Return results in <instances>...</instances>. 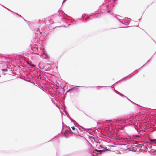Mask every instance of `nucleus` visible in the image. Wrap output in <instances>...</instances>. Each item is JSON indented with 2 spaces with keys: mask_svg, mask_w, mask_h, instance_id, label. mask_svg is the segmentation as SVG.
Instances as JSON below:
<instances>
[{
  "mask_svg": "<svg viewBox=\"0 0 156 156\" xmlns=\"http://www.w3.org/2000/svg\"><path fill=\"white\" fill-rule=\"evenodd\" d=\"M110 151V150L109 149H106V150H97V151L98 152H105V151Z\"/></svg>",
  "mask_w": 156,
  "mask_h": 156,
  "instance_id": "f257e3e1",
  "label": "nucleus"
},
{
  "mask_svg": "<svg viewBox=\"0 0 156 156\" xmlns=\"http://www.w3.org/2000/svg\"><path fill=\"white\" fill-rule=\"evenodd\" d=\"M149 141L151 142H153L156 144V139H150Z\"/></svg>",
  "mask_w": 156,
  "mask_h": 156,
  "instance_id": "f03ea898",
  "label": "nucleus"
},
{
  "mask_svg": "<svg viewBox=\"0 0 156 156\" xmlns=\"http://www.w3.org/2000/svg\"><path fill=\"white\" fill-rule=\"evenodd\" d=\"M71 128L73 130H74L75 129V127L74 126H72L71 127Z\"/></svg>",
  "mask_w": 156,
  "mask_h": 156,
  "instance_id": "7ed1b4c3",
  "label": "nucleus"
}]
</instances>
